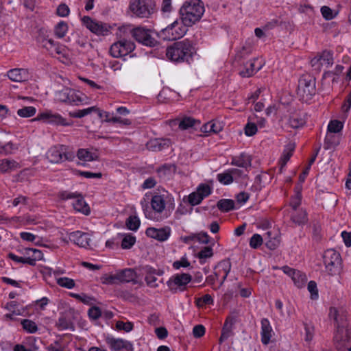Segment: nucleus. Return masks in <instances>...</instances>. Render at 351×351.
Wrapping results in <instances>:
<instances>
[{
    "instance_id": "1",
    "label": "nucleus",
    "mask_w": 351,
    "mask_h": 351,
    "mask_svg": "<svg viewBox=\"0 0 351 351\" xmlns=\"http://www.w3.org/2000/svg\"><path fill=\"white\" fill-rule=\"evenodd\" d=\"M195 53V48L189 39L175 42L166 50L167 58L176 63L187 62L190 64Z\"/></svg>"
},
{
    "instance_id": "2",
    "label": "nucleus",
    "mask_w": 351,
    "mask_h": 351,
    "mask_svg": "<svg viewBox=\"0 0 351 351\" xmlns=\"http://www.w3.org/2000/svg\"><path fill=\"white\" fill-rule=\"evenodd\" d=\"M204 8L200 0H191L185 2L180 9L181 21L187 27L199 21L203 15Z\"/></svg>"
},
{
    "instance_id": "3",
    "label": "nucleus",
    "mask_w": 351,
    "mask_h": 351,
    "mask_svg": "<svg viewBox=\"0 0 351 351\" xmlns=\"http://www.w3.org/2000/svg\"><path fill=\"white\" fill-rule=\"evenodd\" d=\"M169 198V196L167 192L153 195L151 199L152 210L149 208L147 204L141 202V204L145 217L156 221H160L161 218L158 215L165 210L166 202Z\"/></svg>"
},
{
    "instance_id": "4",
    "label": "nucleus",
    "mask_w": 351,
    "mask_h": 351,
    "mask_svg": "<svg viewBox=\"0 0 351 351\" xmlns=\"http://www.w3.org/2000/svg\"><path fill=\"white\" fill-rule=\"evenodd\" d=\"M316 93L315 78L309 75H302L298 81L297 95L300 99L307 102L311 100Z\"/></svg>"
},
{
    "instance_id": "5",
    "label": "nucleus",
    "mask_w": 351,
    "mask_h": 351,
    "mask_svg": "<svg viewBox=\"0 0 351 351\" xmlns=\"http://www.w3.org/2000/svg\"><path fill=\"white\" fill-rule=\"evenodd\" d=\"M187 30V27L182 21L176 20L157 32V36L163 40H176L182 38Z\"/></svg>"
},
{
    "instance_id": "6",
    "label": "nucleus",
    "mask_w": 351,
    "mask_h": 351,
    "mask_svg": "<svg viewBox=\"0 0 351 351\" xmlns=\"http://www.w3.org/2000/svg\"><path fill=\"white\" fill-rule=\"evenodd\" d=\"M323 260L328 274L333 276L340 271L341 258L339 252L334 249H328L324 252Z\"/></svg>"
},
{
    "instance_id": "7",
    "label": "nucleus",
    "mask_w": 351,
    "mask_h": 351,
    "mask_svg": "<svg viewBox=\"0 0 351 351\" xmlns=\"http://www.w3.org/2000/svg\"><path fill=\"white\" fill-rule=\"evenodd\" d=\"M84 25L97 36H106L112 33V26L110 24L85 16L82 19Z\"/></svg>"
},
{
    "instance_id": "8",
    "label": "nucleus",
    "mask_w": 351,
    "mask_h": 351,
    "mask_svg": "<svg viewBox=\"0 0 351 351\" xmlns=\"http://www.w3.org/2000/svg\"><path fill=\"white\" fill-rule=\"evenodd\" d=\"M153 0H131L130 10L137 17L148 18L154 12Z\"/></svg>"
},
{
    "instance_id": "9",
    "label": "nucleus",
    "mask_w": 351,
    "mask_h": 351,
    "mask_svg": "<svg viewBox=\"0 0 351 351\" xmlns=\"http://www.w3.org/2000/svg\"><path fill=\"white\" fill-rule=\"evenodd\" d=\"M135 49V44L126 39L120 40L113 43L110 48V53L114 58L125 56Z\"/></svg>"
},
{
    "instance_id": "10",
    "label": "nucleus",
    "mask_w": 351,
    "mask_h": 351,
    "mask_svg": "<svg viewBox=\"0 0 351 351\" xmlns=\"http://www.w3.org/2000/svg\"><path fill=\"white\" fill-rule=\"evenodd\" d=\"M192 280V276L189 274L182 273L173 276L167 282L169 290L173 293L179 291H184L186 289V285Z\"/></svg>"
},
{
    "instance_id": "11",
    "label": "nucleus",
    "mask_w": 351,
    "mask_h": 351,
    "mask_svg": "<svg viewBox=\"0 0 351 351\" xmlns=\"http://www.w3.org/2000/svg\"><path fill=\"white\" fill-rule=\"evenodd\" d=\"M328 317L333 319L337 326V330L343 332V330H348V324L347 321V313L345 309L336 307H330L329 309Z\"/></svg>"
},
{
    "instance_id": "12",
    "label": "nucleus",
    "mask_w": 351,
    "mask_h": 351,
    "mask_svg": "<svg viewBox=\"0 0 351 351\" xmlns=\"http://www.w3.org/2000/svg\"><path fill=\"white\" fill-rule=\"evenodd\" d=\"M136 278V273L135 271L133 269L127 268L117 271L116 274L108 276L106 280L108 284L126 283L134 281Z\"/></svg>"
},
{
    "instance_id": "13",
    "label": "nucleus",
    "mask_w": 351,
    "mask_h": 351,
    "mask_svg": "<svg viewBox=\"0 0 351 351\" xmlns=\"http://www.w3.org/2000/svg\"><path fill=\"white\" fill-rule=\"evenodd\" d=\"M132 36L138 43L149 47H154L158 42L154 38L149 30L141 27L133 28L131 31Z\"/></svg>"
},
{
    "instance_id": "14",
    "label": "nucleus",
    "mask_w": 351,
    "mask_h": 351,
    "mask_svg": "<svg viewBox=\"0 0 351 351\" xmlns=\"http://www.w3.org/2000/svg\"><path fill=\"white\" fill-rule=\"evenodd\" d=\"M106 342L112 351H119L125 350V351H134V346L132 342L120 339L108 337Z\"/></svg>"
},
{
    "instance_id": "15",
    "label": "nucleus",
    "mask_w": 351,
    "mask_h": 351,
    "mask_svg": "<svg viewBox=\"0 0 351 351\" xmlns=\"http://www.w3.org/2000/svg\"><path fill=\"white\" fill-rule=\"evenodd\" d=\"M31 121H41L47 123H56L62 125H66V122L64 118H62L60 114L57 113H52L51 110H45L43 112H40L36 118L32 119Z\"/></svg>"
},
{
    "instance_id": "16",
    "label": "nucleus",
    "mask_w": 351,
    "mask_h": 351,
    "mask_svg": "<svg viewBox=\"0 0 351 351\" xmlns=\"http://www.w3.org/2000/svg\"><path fill=\"white\" fill-rule=\"evenodd\" d=\"M69 239L73 244L84 248L90 247L91 239L88 233L81 231L72 232L69 234Z\"/></svg>"
},
{
    "instance_id": "17",
    "label": "nucleus",
    "mask_w": 351,
    "mask_h": 351,
    "mask_svg": "<svg viewBox=\"0 0 351 351\" xmlns=\"http://www.w3.org/2000/svg\"><path fill=\"white\" fill-rule=\"evenodd\" d=\"M74 198L72 202L73 208L75 210L82 213L86 215L90 214V208L86 202L84 201V197L79 193H67V199Z\"/></svg>"
},
{
    "instance_id": "18",
    "label": "nucleus",
    "mask_w": 351,
    "mask_h": 351,
    "mask_svg": "<svg viewBox=\"0 0 351 351\" xmlns=\"http://www.w3.org/2000/svg\"><path fill=\"white\" fill-rule=\"evenodd\" d=\"M145 234L147 237L162 242L167 241L171 235V229L169 227L162 228H156L153 227L147 228Z\"/></svg>"
},
{
    "instance_id": "19",
    "label": "nucleus",
    "mask_w": 351,
    "mask_h": 351,
    "mask_svg": "<svg viewBox=\"0 0 351 351\" xmlns=\"http://www.w3.org/2000/svg\"><path fill=\"white\" fill-rule=\"evenodd\" d=\"M8 77L14 82H25L29 80V73L26 69H13L8 72Z\"/></svg>"
},
{
    "instance_id": "20",
    "label": "nucleus",
    "mask_w": 351,
    "mask_h": 351,
    "mask_svg": "<svg viewBox=\"0 0 351 351\" xmlns=\"http://www.w3.org/2000/svg\"><path fill=\"white\" fill-rule=\"evenodd\" d=\"M273 330L269 321L267 318L261 320V342L263 345H267L272 337Z\"/></svg>"
},
{
    "instance_id": "21",
    "label": "nucleus",
    "mask_w": 351,
    "mask_h": 351,
    "mask_svg": "<svg viewBox=\"0 0 351 351\" xmlns=\"http://www.w3.org/2000/svg\"><path fill=\"white\" fill-rule=\"evenodd\" d=\"M234 323L235 319L233 317H227L223 326L221 334L219 339V343L220 344L227 340L229 337L233 336L234 332H232V326Z\"/></svg>"
},
{
    "instance_id": "22",
    "label": "nucleus",
    "mask_w": 351,
    "mask_h": 351,
    "mask_svg": "<svg viewBox=\"0 0 351 351\" xmlns=\"http://www.w3.org/2000/svg\"><path fill=\"white\" fill-rule=\"evenodd\" d=\"M171 144V141L169 138H154L150 140L147 143L148 149L154 152H158L168 148Z\"/></svg>"
},
{
    "instance_id": "23",
    "label": "nucleus",
    "mask_w": 351,
    "mask_h": 351,
    "mask_svg": "<svg viewBox=\"0 0 351 351\" xmlns=\"http://www.w3.org/2000/svg\"><path fill=\"white\" fill-rule=\"evenodd\" d=\"M349 330H343V332L336 331L334 336L335 347L338 350H343L345 349V343L350 339Z\"/></svg>"
},
{
    "instance_id": "24",
    "label": "nucleus",
    "mask_w": 351,
    "mask_h": 351,
    "mask_svg": "<svg viewBox=\"0 0 351 351\" xmlns=\"http://www.w3.org/2000/svg\"><path fill=\"white\" fill-rule=\"evenodd\" d=\"M223 129V126L221 123L215 121H210L204 124L201 128L200 130L206 135L210 134H217L221 132Z\"/></svg>"
},
{
    "instance_id": "25",
    "label": "nucleus",
    "mask_w": 351,
    "mask_h": 351,
    "mask_svg": "<svg viewBox=\"0 0 351 351\" xmlns=\"http://www.w3.org/2000/svg\"><path fill=\"white\" fill-rule=\"evenodd\" d=\"M66 156L64 152L62 150V147L54 146L49 149L46 154V156L49 162L52 163H58L62 159V156Z\"/></svg>"
},
{
    "instance_id": "26",
    "label": "nucleus",
    "mask_w": 351,
    "mask_h": 351,
    "mask_svg": "<svg viewBox=\"0 0 351 351\" xmlns=\"http://www.w3.org/2000/svg\"><path fill=\"white\" fill-rule=\"evenodd\" d=\"M164 274L163 270H156L152 267H149L147 269V274L145 278V280L146 281L148 286L151 287H157L158 285L156 283L157 276H162Z\"/></svg>"
},
{
    "instance_id": "27",
    "label": "nucleus",
    "mask_w": 351,
    "mask_h": 351,
    "mask_svg": "<svg viewBox=\"0 0 351 351\" xmlns=\"http://www.w3.org/2000/svg\"><path fill=\"white\" fill-rule=\"evenodd\" d=\"M92 112H96L100 118L104 117V112L100 110L96 106H91L86 109L78 110L76 111H71L69 112V116L74 118H82Z\"/></svg>"
},
{
    "instance_id": "28",
    "label": "nucleus",
    "mask_w": 351,
    "mask_h": 351,
    "mask_svg": "<svg viewBox=\"0 0 351 351\" xmlns=\"http://www.w3.org/2000/svg\"><path fill=\"white\" fill-rule=\"evenodd\" d=\"M306 123L305 113H298L291 116L289 119V125L294 129L303 127Z\"/></svg>"
},
{
    "instance_id": "29",
    "label": "nucleus",
    "mask_w": 351,
    "mask_h": 351,
    "mask_svg": "<svg viewBox=\"0 0 351 351\" xmlns=\"http://www.w3.org/2000/svg\"><path fill=\"white\" fill-rule=\"evenodd\" d=\"M295 149V145L294 144H288L284 151L282 156L279 161L280 165V172H282L283 168L286 166L287 162L289 160L290 158L293 155V152Z\"/></svg>"
},
{
    "instance_id": "30",
    "label": "nucleus",
    "mask_w": 351,
    "mask_h": 351,
    "mask_svg": "<svg viewBox=\"0 0 351 351\" xmlns=\"http://www.w3.org/2000/svg\"><path fill=\"white\" fill-rule=\"evenodd\" d=\"M295 149V145L294 144H288L284 151L282 156L279 161L280 165V172H282L283 168L286 166L287 162L289 160L290 158L293 155V152Z\"/></svg>"
},
{
    "instance_id": "31",
    "label": "nucleus",
    "mask_w": 351,
    "mask_h": 351,
    "mask_svg": "<svg viewBox=\"0 0 351 351\" xmlns=\"http://www.w3.org/2000/svg\"><path fill=\"white\" fill-rule=\"evenodd\" d=\"M295 149V145L294 144H288L284 151L282 156L279 161L280 165V172H282L283 168L286 166L287 162L289 160L290 158L293 155V152Z\"/></svg>"
},
{
    "instance_id": "32",
    "label": "nucleus",
    "mask_w": 351,
    "mask_h": 351,
    "mask_svg": "<svg viewBox=\"0 0 351 351\" xmlns=\"http://www.w3.org/2000/svg\"><path fill=\"white\" fill-rule=\"evenodd\" d=\"M176 167L173 165L165 164L156 170L158 176L162 180L169 179L173 171H175Z\"/></svg>"
},
{
    "instance_id": "33",
    "label": "nucleus",
    "mask_w": 351,
    "mask_h": 351,
    "mask_svg": "<svg viewBox=\"0 0 351 351\" xmlns=\"http://www.w3.org/2000/svg\"><path fill=\"white\" fill-rule=\"evenodd\" d=\"M19 167V163L14 160L1 159L0 160V173H6L16 170Z\"/></svg>"
},
{
    "instance_id": "34",
    "label": "nucleus",
    "mask_w": 351,
    "mask_h": 351,
    "mask_svg": "<svg viewBox=\"0 0 351 351\" xmlns=\"http://www.w3.org/2000/svg\"><path fill=\"white\" fill-rule=\"evenodd\" d=\"M200 125V121L193 117H185L179 123V128L182 130H188L189 128H195Z\"/></svg>"
},
{
    "instance_id": "35",
    "label": "nucleus",
    "mask_w": 351,
    "mask_h": 351,
    "mask_svg": "<svg viewBox=\"0 0 351 351\" xmlns=\"http://www.w3.org/2000/svg\"><path fill=\"white\" fill-rule=\"evenodd\" d=\"M256 60L254 59L253 60H250L247 62L245 69L239 72V74L243 77H249L252 76L256 71H258L261 69V66L255 69L254 64Z\"/></svg>"
},
{
    "instance_id": "36",
    "label": "nucleus",
    "mask_w": 351,
    "mask_h": 351,
    "mask_svg": "<svg viewBox=\"0 0 351 351\" xmlns=\"http://www.w3.org/2000/svg\"><path fill=\"white\" fill-rule=\"evenodd\" d=\"M217 206L219 210L227 213L234 210V202L230 199H221L217 203Z\"/></svg>"
},
{
    "instance_id": "37",
    "label": "nucleus",
    "mask_w": 351,
    "mask_h": 351,
    "mask_svg": "<svg viewBox=\"0 0 351 351\" xmlns=\"http://www.w3.org/2000/svg\"><path fill=\"white\" fill-rule=\"evenodd\" d=\"M291 221L298 225L304 226L308 221L307 214L305 210L301 209L291 215Z\"/></svg>"
},
{
    "instance_id": "38",
    "label": "nucleus",
    "mask_w": 351,
    "mask_h": 351,
    "mask_svg": "<svg viewBox=\"0 0 351 351\" xmlns=\"http://www.w3.org/2000/svg\"><path fill=\"white\" fill-rule=\"evenodd\" d=\"M232 164L243 168L250 167H251L250 156L243 153L238 158L233 159Z\"/></svg>"
},
{
    "instance_id": "39",
    "label": "nucleus",
    "mask_w": 351,
    "mask_h": 351,
    "mask_svg": "<svg viewBox=\"0 0 351 351\" xmlns=\"http://www.w3.org/2000/svg\"><path fill=\"white\" fill-rule=\"evenodd\" d=\"M213 256V250L210 246L204 247L197 254L196 257L199 258L201 265L206 263V259L211 258Z\"/></svg>"
},
{
    "instance_id": "40",
    "label": "nucleus",
    "mask_w": 351,
    "mask_h": 351,
    "mask_svg": "<svg viewBox=\"0 0 351 351\" xmlns=\"http://www.w3.org/2000/svg\"><path fill=\"white\" fill-rule=\"evenodd\" d=\"M78 159L84 161H93L98 159V156L86 149H79L77 152Z\"/></svg>"
},
{
    "instance_id": "41",
    "label": "nucleus",
    "mask_w": 351,
    "mask_h": 351,
    "mask_svg": "<svg viewBox=\"0 0 351 351\" xmlns=\"http://www.w3.org/2000/svg\"><path fill=\"white\" fill-rule=\"evenodd\" d=\"M119 237H122L123 249H130L136 243V237L131 234H119Z\"/></svg>"
},
{
    "instance_id": "42",
    "label": "nucleus",
    "mask_w": 351,
    "mask_h": 351,
    "mask_svg": "<svg viewBox=\"0 0 351 351\" xmlns=\"http://www.w3.org/2000/svg\"><path fill=\"white\" fill-rule=\"evenodd\" d=\"M141 225V221L137 216L130 215L125 221L126 227L132 231H136Z\"/></svg>"
},
{
    "instance_id": "43",
    "label": "nucleus",
    "mask_w": 351,
    "mask_h": 351,
    "mask_svg": "<svg viewBox=\"0 0 351 351\" xmlns=\"http://www.w3.org/2000/svg\"><path fill=\"white\" fill-rule=\"evenodd\" d=\"M82 101V99L80 95L77 94L74 90L70 89L67 90V104L78 106Z\"/></svg>"
},
{
    "instance_id": "44",
    "label": "nucleus",
    "mask_w": 351,
    "mask_h": 351,
    "mask_svg": "<svg viewBox=\"0 0 351 351\" xmlns=\"http://www.w3.org/2000/svg\"><path fill=\"white\" fill-rule=\"evenodd\" d=\"M292 280L295 286L300 288L304 285L306 281V276L302 271L296 269L295 273L292 278Z\"/></svg>"
},
{
    "instance_id": "45",
    "label": "nucleus",
    "mask_w": 351,
    "mask_h": 351,
    "mask_svg": "<svg viewBox=\"0 0 351 351\" xmlns=\"http://www.w3.org/2000/svg\"><path fill=\"white\" fill-rule=\"evenodd\" d=\"M36 112V108L33 106H25L17 110V114L22 118H29L33 117Z\"/></svg>"
},
{
    "instance_id": "46",
    "label": "nucleus",
    "mask_w": 351,
    "mask_h": 351,
    "mask_svg": "<svg viewBox=\"0 0 351 351\" xmlns=\"http://www.w3.org/2000/svg\"><path fill=\"white\" fill-rule=\"evenodd\" d=\"M18 149V147L12 142L3 143L0 142V154L9 155L12 154L13 150Z\"/></svg>"
},
{
    "instance_id": "47",
    "label": "nucleus",
    "mask_w": 351,
    "mask_h": 351,
    "mask_svg": "<svg viewBox=\"0 0 351 351\" xmlns=\"http://www.w3.org/2000/svg\"><path fill=\"white\" fill-rule=\"evenodd\" d=\"M23 328L29 333H35L38 330L36 323L32 320L25 319L21 321Z\"/></svg>"
},
{
    "instance_id": "48",
    "label": "nucleus",
    "mask_w": 351,
    "mask_h": 351,
    "mask_svg": "<svg viewBox=\"0 0 351 351\" xmlns=\"http://www.w3.org/2000/svg\"><path fill=\"white\" fill-rule=\"evenodd\" d=\"M217 177L218 181L224 185L230 184L233 182V177L232 176V173L230 172V171H227L223 173H219L217 176Z\"/></svg>"
},
{
    "instance_id": "49",
    "label": "nucleus",
    "mask_w": 351,
    "mask_h": 351,
    "mask_svg": "<svg viewBox=\"0 0 351 351\" xmlns=\"http://www.w3.org/2000/svg\"><path fill=\"white\" fill-rule=\"evenodd\" d=\"M71 170L75 175L82 176L86 178H101L102 177V173L100 172L93 173L90 171H84L73 169Z\"/></svg>"
},
{
    "instance_id": "50",
    "label": "nucleus",
    "mask_w": 351,
    "mask_h": 351,
    "mask_svg": "<svg viewBox=\"0 0 351 351\" xmlns=\"http://www.w3.org/2000/svg\"><path fill=\"white\" fill-rule=\"evenodd\" d=\"M201 196L203 199L210 195L212 193V188L207 184H200L196 191Z\"/></svg>"
},
{
    "instance_id": "51",
    "label": "nucleus",
    "mask_w": 351,
    "mask_h": 351,
    "mask_svg": "<svg viewBox=\"0 0 351 351\" xmlns=\"http://www.w3.org/2000/svg\"><path fill=\"white\" fill-rule=\"evenodd\" d=\"M343 123L338 120H332L328 125V130L330 133L339 132L343 129Z\"/></svg>"
},
{
    "instance_id": "52",
    "label": "nucleus",
    "mask_w": 351,
    "mask_h": 351,
    "mask_svg": "<svg viewBox=\"0 0 351 351\" xmlns=\"http://www.w3.org/2000/svg\"><path fill=\"white\" fill-rule=\"evenodd\" d=\"M214 300L210 295L206 294L201 298H198L195 300V303L197 306L202 307L205 305L213 304Z\"/></svg>"
},
{
    "instance_id": "53",
    "label": "nucleus",
    "mask_w": 351,
    "mask_h": 351,
    "mask_svg": "<svg viewBox=\"0 0 351 351\" xmlns=\"http://www.w3.org/2000/svg\"><path fill=\"white\" fill-rule=\"evenodd\" d=\"M215 268H218L220 271H222L223 276H228L231 270V263L229 260H223L219 262Z\"/></svg>"
},
{
    "instance_id": "54",
    "label": "nucleus",
    "mask_w": 351,
    "mask_h": 351,
    "mask_svg": "<svg viewBox=\"0 0 351 351\" xmlns=\"http://www.w3.org/2000/svg\"><path fill=\"white\" fill-rule=\"evenodd\" d=\"M54 33L57 38H62L66 34V24L63 21L59 22L55 27Z\"/></svg>"
},
{
    "instance_id": "55",
    "label": "nucleus",
    "mask_w": 351,
    "mask_h": 351,
    "mask_svg": "<svg viewBox=\"0 0 351 351\" xmlns=\"http://www.w3.org/2000/svg\"><path fill=\"white\" fill-rule=\"evenodd\" d=\"M263 237L258 234H254L250 238V246L253 249H257L263 244Z\"/></svg>"
},
{
    "instance_id": "56",
    "label": "nucleus",
    "mask_w": 351,
    "mask_h": 351,
    "mask_svg": "<svg viewBox=\"0 0 351 351\" xmlns=\"http://www.w3.org/2000/svg\"><path fill=\"white\" fill-rule=\"evenodd\" d=\"M320 59L323 64H327L328 66L332 65L333 63L332 53L330 51H324L319 55Z\"/></svg>"
},
{
    "instance_id": "57",
    "label": "nucleus",
    "mask_w": 351,
    "mask_h": 351,
    "mask_svg": "<svg viewBox=\"0 0 351 351\" xmlns=\"http://www.w3.org/2000/svg\"><path fill=\"white\" fill-rule=\"evenodd\" d=\"M134 328V325L130 322H124L123 321H117L116 323V328L119 330L125 332H130Z\"/></svg>"
},
{
    "instance_id": "58",
    "label": "nucleus",
    "mask_w": 351,
    "mask_h": 351,
    "mask_svg": "<svg viewBox=\"0 0 351 351\" xmlns=\"http://www.w3.org/2000/svg\"><path fill=\"white\" fill-rule=\"evenodd\" d=\"M203 200L201 196L197 191L191 193L189 195V202L191 206H196L199 204Z\"/></svg>"
},
{
    "instance_id": "59",
    "label": "nucleus",
    "mask_w": 351,
    "mask_h": 351,
    "mask_svg": "<svg viewBox=\"0 0 351 351\" xmlns=\"http://www.w3.org/2000/svg\"><path fill=\"white\" fill-rule=\"evenodd\" d=\"M307 289L311 293V299L316 300L318 298V289L315 281L311 280L308 284Z\"/></svg>"
},
{
    "instance_id": "60",
    "label": "nucleus",
    "mask_w": 351,
    "mask_h": 351,
    "mask_svg": "<svg viewBox=\"0 0 351 351\" xmlns=\"http://www.w3.org/2000/svg\"><path fill=\"white\" fill-rule=\"evenodd\" d=\"M244 130H245V134L246 136H254L257 132V125L254 123L248 122L245 125V126L244 128Z\"/></svg>"
},
{
    "instance_id": "61",
    "label": "nucleus",
    "mask_w": 351,
    "mask_h": 351,
    "mask_svg": "<svg viewBox=\"0 0 351 351\" xmlns=\"http://www.w3.org/2000/svg\"><path fill=\"white\" fill-rule=\"evenodd\" d=\"M33 257L32 258H29L28 265L34 266L36 265V262L37 261H40L43 259V252L37 249L34 248L33 250Z\"/></svg>"
},
{
    "instance_id": "62",
    "label": "nucleus",
    "mask_w": 351,
    "mask_h": 351,
    "mask_svg": "<svg viewBox=\"0 0 351 351\" xmlns=\"http://www.w3.org/2000/svg\"><path fill=\"white\" fill-rule=\"evenodd\" d=\"M88 315L90 319L97 320L101 316V311L98 306H93L89 308Z\"/></svg>"
},
{
    "instance_id": "63",
    "label": "nucleus",
    "mask_w": 351,
    "mask_h": 351,
    "mask_svg": "<svg viewBox=\"0 0 351 351\" xmlns=\"http://www.w3.org/2000/svg\"><path fill=\"white\" fill-rule=\"evenodd\" d=\"M321 12L326 20H331L335 18L336 14H333L332 10L328 6H323L321 8Z\"/></svg>"
},
{
    "instance_id": "64",
    "label": "nucleus",
    "mask_w": 351,
    "mask_h": 351,
    "mask_svg": "<svg viewBox=\"0 0 351 351\" xmlns=\"http://www.w3.org/2000/svg\"><path fill=\"white\" fill-rule=\"evenodd\" d=\"M265 240L266 247L271 250L276 249L280 244V239L277 237H274L272 240H267V239Z\"/></svg>"
}]
</instances>
